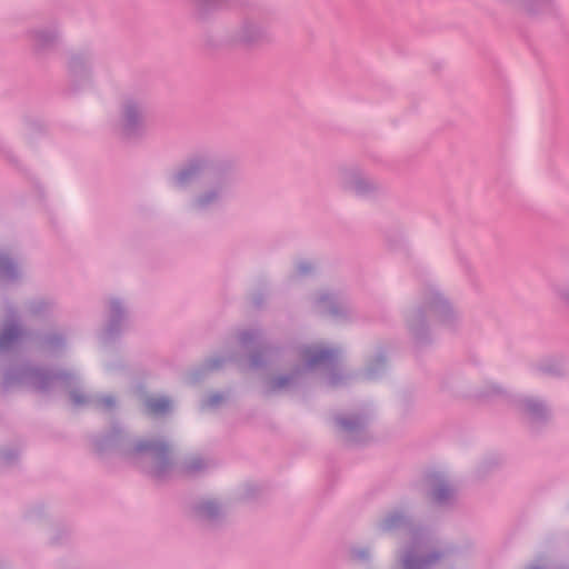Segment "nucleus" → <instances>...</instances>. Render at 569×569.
<instances>
[{
  "label": "nucleus",
  "instance_id": "nucleus-22",
  "mask_svg": "<svg viewBox=\"0 0 569 569\" xmlns=\"http://www.w3.org/2000/svg\"><path fill=\"white\" fill-rule=\"evenodd\" d=\"M387 362V355L385 351H380L377 353L375 359L369 363V366L366 369V376L368 379H375L377 378L386 367Z\"/></svg>",
  "mask_w": 569,
  "mask_h": 569
},
{
  "label": "nucleus",
  "instance_id": "nucleus-28",
  "mask_svg": "<svg viewBox=\"0 0 569 569\" xmlns=\"http://www.w3.org/2000/svg\"><path fill=\"white\" fill-rule=\"evenodd\" d=\"M538 370L541 372V373H546V375H553V376H559L561 375V367L559 363H552V365H541Z\"/></svg>",
  "mask_w": 569,
  "mask_h": 569
},
{
  "label": "nucleus",
  "instance_id": "nucleus-10",
  "mask_svg": "<svg viewBox=\"0 0 569 569\" xmlns=\"http://www.w3.org/2000/svg\"><path fill=\"white\" fill-rule=\"evenodd\" d=\"M262 333L259 330H247L240 336V342L243 347H256V350L250 355V366L252 368H260L264 363V355L270 351V347L262 343Z\"/></svg>",
  "mask_w": 569,
  "mask_h": 569
},
{
  "label": "nucleus",
  "instance_id": "nucleus-20",
  "mask_svg": "<svg viewBox=\"0 0 569 569\" xmlns=\"http://www.w3.org/2000/svg\"><path fill=\"white\" fill-rule=\"evenodd\" d=\"M208 466L209 463L201 456H194L182 465L179 472L184 477L194 476L206 470Z\"/></svg>",
  "mask_w": 569,
  "mask_h": 569
},
{
  "label": "nucleus",
  "instance_id": "nucleus-18",
  "mask_svg": "<svg viewBox=\"0 0 569 569\" xmlns=\"http://www.w3.org/2000/svg\"><path fill=\"white\" fill-rule=\"evenodd\" d=\"M266 38L263 31L252 24L246 23L239 34V42L246 47L261 43Z\"/></svg>",
  "mask_w": 569,
  "mask_h": 569
},
{
  "label": "nucleus",
  "instance_id": "nucleus-37",
  "mask_svg": "<svg viewBox=\"0 0 569 569\" xmlns=\"http://www.w3.org/2000/svg\"><path fill=\"white\" fill-rule=\"evenodd\" d=\"M258 490V487L257 486H248L247 488V496L250 497L252 496L256 491Z\"/></svg>",
  "mask_w": 569,
  "mask_h": 569
},
{
  "label": "nucleus",
  "instance_id": "nucleus-9",
  "mask_svg": "<svg viewBox=\"0 0 569 569\" xmlns=\"http://www.w3.org/2000/svg\"><path fill=\"white\" fill-rule=\"evenodd\" d=\"M430 488L429 498L439 506H452L456 500V490L439 473L429 476Z\"/></svg>",
  "mask_w": 569,
  "mask_h": 569
},
{
  "label": "nucleus",
  "instance_id": "nucleus-38",
  "mask_svg": "<svg viewBox=\"0 0 569 569\" xmlns=\"http://www.w3.org/2000/svg\"><path fill=\"white\" fill-rule=\"evenodd\" d=\"M561 298H562L567 303H569V292H562V293H561Z\"/></svg>",
  "mask_w": 569,
  "mask_h": 569
},
{
  "label": "nucleus",
  "instance_id": "nucleus-29",
  "mask_svg": "<svg viewBox=\"0 0 569 569\" xmlns=\"http://www.w3.org/2000/svg\"><path fill=\"white\" fill-rule=\"evenodd\" d=\"M224 361H226V358H223V357L210 358V359L206 360L204 369L208 371L219 369L220 367H222Z\"/></svg>",
  "mask_w": 569,
  "mask_h": 569
},
{
  "label": "nucleus",
  "instance_id": "nucleus-5",
  "mask_svg": "<svg viewBox=\"0 0 569 569\" xmlns=\"http://www.w3.org/2000/svg\"><path fill=\"white\" fill-rule=\"evenodd\" d=\"M427 312H431L442 323H448L453 318V309L449 301L438 291L430 290L429 295L425 298L422 307L419 308L413 321L409 325L411 333L419 343L429 341Z\"/></svg>",
  "mask_w": 569,
  "mask_h": 569
},
{
  "label": "nucleus",
  "instance_id": "nucleus-27",
  "mask_svg": "<svg viewBox=\"0 0 569 569\" xmlns=\"http://www.w3.org/2000/svg\"><path fill=\"white\" fill-rule=\"evenodd\" d=\"M0 458L6 465L16 462L19 458V451L17 449H6L0 452Z\"/></svg>",
  "mask_w": 569,
  "mask_h": 569
},
{
  "label": "nucleus",
  "instance_id": "nucleus-11",
  "mask_svg": "<svg viewBox=\"0 0 569 569\" xmlns=\"http://www.w3.org/2000/svg\"><path fill=\"white\" fill-rule=\"evenodd\" d=\"M142 132V114L138 104L129 101L124 107L122 133L124 138L131 139Z\"/></svg>",
  "mask_w": 569,
  "mask_h": 569
},
{
  "label": "nucleus",
  "instance_id": "nucleus-35",
  "mask_svg": "<svg viewBox=\"0 0 569 569\" xmlns=\"http://www.w3.org/2000/svg\"><path fill=\"white\" fill-rule=\"evenodd\" d=\"M355 557L357 559H367L368 558V551L365 550V549H361V550H356L355 551Z\"/></svg>",
  "mask_w": 569,
  "mask_h": 569
},
{
  "label": "nucleus",
  "instance_id": "nucleus-6",
  "mask_svg": "<svg viewBox=\"0 0 569 569\" xmlns=\"http://www.w3.org/2000/svg\"><path fill=\"white\" fill-rule=\"evenodd\" d=\"M335 422L346 439L353 443L368 440L369 416L366 413L337 415Z\"/></svg>",
  "mask_w": 569,
  "mask_h": 569
},
{
  "label": "nucleus",
  "instance_id": "nucleus-16",
  "mask_svg": "<svg viewBox=\"0 0 569 569\" xmlns=\"http://www.w3.org/2000/svg\"><path fill=\"white\" fill-rule=\"evenodd\" d=\"M20 278V268L18 262L8 253L0 252V280L7 283L18 281Z\"/></svg>",
  "mask_w": 569,
  "mask_h": 569
},
{
  "label": "nucleus",
  "instance_id": "nucleus-19",
  "mask_svg": "<svg viewBox=\"0 0 569 569\" xmlns=\"http://www.w3.org/2000/svg\"><path fill=\"white\" fill-rule=\"evenodd\" d=\"M230 0H197L196 16L199 19H204L210 13L229 7Z\"/></svg>",
  "mask_w": 569,
  "mask_h": 569
},
{
  "label": "nucleus",
  "instance_id": "nucleus-24",
  "mask_svg": "<svg viewBox=\"0 0 569 569\" xmlns=\"http://www.w3.org/2000/svg\"><path fill=\"white\" fill-rule=\"evenodd\" d=\"M57 34L51 31H37L34 32L36 48L44 49L54 43Z\"/></svg>",
  "mask_w": 569,
  "mask_h": 569
},
{
  "label": "nucleus",
  "instance_id": "nucleus-2",
  "mask_svg": "<svg viewBox=\"0 0 569 569\" xmlns=\"http://www.w3.org/2000/svg\"><path fill=\"white\" fill-rule=\"evenodd\" d=\"M383 532L406 529L411 538L399 556L401 569H432L447 555L446 550L435 548L427 532L412 523L402 511H393L380 522Z\"/></svg>",
  "mask_w": 569,
  "mask_h": 569
},
{
  "label": "nucleus",
  "instance_id": "nucleus-23",
  "mask_svg": "<svg viewBox=\"0 0 569 569\" xmlns=\"http://www.w3.org/2000/svg\"><path fill=\"white\" fill-rule=\"evenodd\" d=\"M350 188H352L358 196H366L375 190L373 183L360 174L355 176Z\"/></svg>",
  "mask_w": 569,
  "mask_h": 569
},
{
  "label": "nucleus",
  "instance_id": "nucleus-39",
  "mask_svg": "<svg viewBox=\"0 0 569 569\" xmlns=\"http://www.w3.org/2000/svg\"><path fill=\"white\" fill-rule=\"evenodd\" d=\"M529 569H542V568H540V567H531Z\"/></svg>",
  "mask_w": 569,
  "mask_h": 569
},
{
  "label": "nucleus",
  "instance_id": "nucleus-17",
  "mask_svg": "<svg viewBox=\"0 0 569 569\" xmlns=\"http://www.w3.org/2000/svg\"><path fill=\"white\" fill-rule=\"evenodd\" d=\"M523 410L537 421H546L549 417L547 406L537 399L527 398L522 402Z\"/></svg>",
  "mask_w": 569,
  "mask_h": 569
},
{
  "label": "nucleus",
  "instance_id": "nucleus-36",
  "mask_svg": "<svg viewBox=\"0 0 569 569\" xmlns=\"http://www.w3.org/2000/svg\"><path fill=\"white\" fill-rule=\"evenodd\" d=\"M78 64H81V58L79 56H74L70 60V68L76 69Z\"/></svg>",
  "mask_w": 569,
  "mask_h": 569
},
{
  "label": "nucleus",
  "instance_id": "nucleus-4",
  "mask_svg": "<svg viewBox=\"0 0 569 569\" xmlns=\"http://www.w3.org/2000/svg\"><path fill=\"white\" fill-rule=\"evenodd\" d=\"M74 381L72 373L68 371H51L29 363L8 369L2 379V389L8 391L16 386H29L38 391L46 392L57 383L70 386Z\"/></svg>",
  "mask_w": 569,
  "mask_h": 569
},
{
  "label": "nucleus",
  "instance_id": "nucleus-25",
  "mask_svg": "<svg viewBox=\"0 0 569 569\" xmlns=\"http://www.w3.org/2000/svg\"><path fill=\"white\" fill-rule=\"evenodd\" d=\"M69 397H70L72 405L76 407L87 406L91 402V398L89 396L84 395L79 389L71 390L69 393Z\"/></svg>",
  "mask_w": 569,
  "mask_h": 569
},
{
  "label": "nucleus",
  "instance_id": "nucleus-31",
  "mask_svg": "<svg viewBox=\"0 0 569 569\" xmlns=\"http://www.w3.org/2000/svg\"><path fill=\"white\" fill-rule=\"evenodd\" d=\"M30 311L33 315H43L50 311V305L44 301L34 302L31 305Z\"/></svg>",
  "mask_w": 569,
  "mask_h": 569
},
{
  "label": "nucleus",
  "instance_id": "nucleus-14",
  "mask_svg": "<svg viewBox=\"0 0 569 569\" xmlns=\"http://www.w3.org/2000/svg\"><path fill=\"white\" fill-rule=\"evenodd\" d=\"M143 409L151 417H163L171 412L172 402L166 396H150L144 399Z\"/></svg>",
  "mask_w": 569,
  "mask_h": 569
},
{
  "label": "nucleus",
  "instance_id": "nucleus-3",
  "mask_svg": "<svg viewBox=\"0 0 569 569\" xmlns=\"http://www.w3.org/2000/svg\"><path fill=\"white\" fill-rule=\"evenodd\" d=\"M302 365H297L290 373L273 377L269 381V391L276 392L282 388H295L302 385L308 371L322 369L330 387L343 385L348 376L340 368V351L336 348L306 346L300 350Z\"/></svg>",
  "mask_w": 569,
  "mask_h": 569
},
{
  "label": "nucleus",
  "instance_id": "nucleus-32",
  "mask_svg": "<svg viewBox=\"0 0 569 569\" xmlns=\"http://www.w3.org/2000/svg\"><path fill=\"white\" fill-rule=\"evenodd\" d=\"M502 393H503L502 388H500L499 386L492 385L490 387V389H487V390L482 391L481 393H479V398H489L491 396L502 395Z\"/></svg>",
  "mask_w": 569,
  "mask_h": 569
},
{
  "label": "nucleus",
  "instance_id": "nucleus-21",
  "mask_svg": "<svg viewBox=\"0 0 569 569\" xmlns=\"http://www.w3.org/2000/svg\"><path fill=\"white\" fill-rule=\"evenodd\" d=\"M194 511L204 519L217 520L221 516V508L219 503L213 500H207L198 503L194 507Z\"/></svg>",
  "mask_w": 569,
  "mask_h": 569
},
{
  "label": "nucleus",
  "instance_id": "nucleus-8",
  "mask_svg": "<svg viewBox=\"0 0 569 569\" xmlns=\"http://www.w3.org/2000/svg\"><path fill=\"white\" fill-rule=\"evenodd\" d=\"M36 349L48 355H56L62 351L67 343L66 333L61 330H43L34 333Z\"/></svg>",
  "mask_w": 569,
  "mask_h": 569
},
{
  "label": "nucleus",
  "instance_id": "nucleus-12",
  "mask_svg": "<svg viewBox=\"0 0 569 569\" xmlns=\"http://www.w3.org/2000/svg\"><path fill=\"white\" fill-rule=\"evenodd\" d=\"M208 162L202 158H193L191 159L181 170H179L174 180L176 183L180 187H183L191 181L198 179L203 171L207 169Z\"/></svg>",
  "mask_w": 569,
  "mask_h": 569
},
{
  "label": "nucleus",
  "instance_id": "nucleus-7",
  "mask_svg": "<svg viewBox=\"0 0 569 569\" xmlns=\"http://www.w3.org/2000/svg\"><path fill=\"white\" fill-rule=\"evenodd\" d=\"M23 335L24 330L12 311L11 318H7L0 323V355L12 351Z\"/></svg>",
  "mask_w": 569,
  "mask_h": 569
},
{
  "label": "nucleus",
  "instance_id": "nucleus-34",
  "mask_svg": "<svg viewBox=\"0 0 569 569\" xmlns=\"http://www.w3.org/2000/svg\"><path fill=\"white\" fill-rule=\"evenodd\" d=\"M312 267L308 262H301L298 266V273L305 276L311 271Z\"/></svg>",
  "mask_w": 569,
  "mask_h": 569
},
{
  "label": "nucleus",
  "instance_id": "nucleus-15",
  "mask_svg": "<svg viewBox=\"0 0 569 569\" xmlns=\"http://www.w3.org/2000/svg\"><path fill=\"white\" fill-rule=\"evenodd\" d=\"M318 303L322 307L323 312L332 317H346L348 313L347 306L332 293L320 295Z\"/></svg>",
  "mask_w": 569,
  "mask_h": 569
},
{
  "label": "nucleus",
  "instance_id": "nucleus-33",
  "mask_svg": "<svg viewBox=\"0 0 569 569\" xmlns=\"http://www.w3.org/2000/svg\"><path fill=\"white\" fill-rule=\"evenodd\" d=\"M222 399H223V396L221 393H219V392L212 393L208 398L207 403H208V406L213 407V406L218 405Z\"/></svg>",
  "mask_w": 569,
  "mask_h": 569
},
{
  "label": "nucleus",
  "instance_id": "nucleus-30",
  "mask_svg": "<svg viewBox=\"0 0 569 569\" xmlns=\"http://www.w3.org/2000/svg\"><path fill=\"white\" fill-rule=\"evenodd\" d=\"M97 405L111 410L116 407V398L111 395L101 396L97 399Z\"/></svg>",
  "mask_w": 569,
  "mask_h": 569
},
{
  "label": "nucleus",
  "instance_id": "nucleus-1",
  "mask_svg": "<svg viewBox=\"0 0 569 569\" xmlns=\"http://www.w3.org/2000/svg\"><path fill=\"white\" fill-rule=\"evenodd\" d=\"M93 443L98 453L119 450L123 459L158 483L169 480L174 470L168 441L152 438L140 439L130 445L127 432L118 423L113 425L106 435L96 438Z\"/></svg>",
  "mask_w": 569,
  "mask_h": 569
},
{
  "label": "nucleus",
  "instance_id": "nucleus-13",
  "mask_svg": "<svg viewBox=\"0 0 569 569\" xmlns=\"http://www.w3.org/2000/svg\"><path fill=\"white\" fill-rule=\"evenodd\" d=\"M126 318V309L119 299L110 301V318L106 327V336L109 339L118 337L122 332V321Z\"/></svg>",
  "mask_w": 569,
  "mask_h": 569
},
{
  "label": "nucleus",
  "instance_id": "nucleus-26",
  "mask_svg": "<svg viewBox=\"0 0 569 569\" xmlns=\"http://www.w3.org/2000/svg\"><path fill=\"white\" fill-rule=\"evenodd\" d=\"M219 197V192L217 190H210L203 194H201L197 199V203L200 208H204L210 204L212 201L217 200Z\"/></svg>",
  "mask_w": 569,
  "mask_h": 569
}]
</instances>
